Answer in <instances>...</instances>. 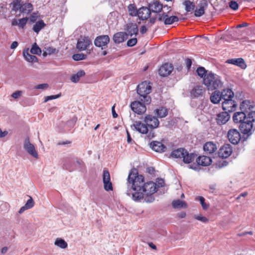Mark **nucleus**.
<instances>
[{"label":"nucleus","mask_w":255,"mask_h":255,"mask_svg":"<svg viewBox=\"0 0 255 255\" xmlns=\"http://www.w3.org/2000/svg\"><path fill=\"white\" fill-rule=\"evenodd\" d=\"M185 63L188 69H190L192 65V61L189 58H187L185 60Z\"/></svg>","instance_id":"58"},{"label":"nucleus","mask_w":255,"mask_h":255,"mask_svg":"<svg viewBox=\"0 0 255 255\" xmlns=\"http://www.w3.org/2000/svg\"><path fill=\"white\" fill-rule=\"evenodd\" d=\"M146 104L139 100V101H135L130 103V107L131 110L135 114L141 115L145 113L146 111V107L145 106Z\"/></svg>","instance_id":"8"},{"label":"nucleus","mask_w":255,"mask_h":255,"mask_svg":"<svg viewBox=\"0 0 255 255\" xmlns=\"http://www.w3.org/2000/svg\"><path fill=\"white\" fill-rule=\"evenodd\" d=\"M223 91L220 92L219 91H214L210 96L211 102L213 104H218L222 99H223Z\"/></svg>","instance_id":"28"},{"label":"nucleus","mask_w":255,"mask_h":255,"mask_svg":"<svg viewBox=\"0 0 255 255\" xmlns=\"http://www.w3.org/2000/svg\"><path fill=\"white\" fill-rule=\"evenodd\" d=\"M184 5L185 6V10L187 12H190L194 10L195 5L193 2L189 0H186L184 2Z\"/></svg>","instance_id":"39"},{"label":"nucleus","mask_w":255,"mask_h":255,"mask_svg":"<svg viewBox=\"0 0 255 255\" xmlns=\"http://www.w3.org/2000/svg\"><path fill=\"white\" fill-rule=\"evenodd\" d=\"M173 70L172 64L166 63L163 64L159 69V74L162 77H166L169 75Z\"/></svg>","instance_id":"15"},{"label":"nucleus","mask_w":255,"mask_h":255,"mask_svg":"<svg viewBox=\"0 0 255 255\" xmlns=\"http://www.w3.org/2000/svg\"><path fill=\"white\" fill-rule=\"evenodd\" d=\"M243 111L237 112L234 113L233 116V120L235 123L240 124L247 120L248 114Z\"/></svg>","instance_id":"19"},{"label":"nucleus","mask_w":255,"mask_h":255,"mask_svg":"<svg viewBox=\"0 0 255 255\" xmlns=\"http://www.w3.org/2000/svg\"><path fill=\"white\" fill-rule=\"evenodd\" d=\"M137 41V40L136 38L130 39L127 41V45L129 47L133 46L136 44Z\"/></svg>","instance_id":"52"},{"label":"nucleus","mask_w":255,"mask_h":255,"mask_svg":"<svg viewBox=\"0 0 255 255\" xmlns=\"http://www.w3.org/2000/svg\"><path fill=\"white\" fill-rule=\"evenodd\" d=\"M85 75V72L84 70H80L76 74H74L71 78V80L73 83L79 82L81 77Z\"/></svg>","instance_id":"36"},{"label":"nucleus","mask_w":255,"mask_h":255,"mask_svg":"<svg viewBox=\"0 0 255 255\" xmlns=\"http://www.w3.org/2000/svg\"><path fill=\"white\" fill-rule=\"evenodd\" d=\"M205 92V89L202 85H197L190 91V96L193 98L202 97Z\"/></svg>","instance_id":"17"},{"label":"nucleus","mask_w":255,"mask_h":255,"mask_svg":"<svg viewBox=\"0 0 255 255\" xmlns=\"http://www.w3.org/2000/svg\"><path fill=\"white\" fill-rule=\"evenodd\" d=\"M12 5L11 10L16 12L18 10L20 11L21 4L20 0H14L10 4Z\"/></svg>","instance_id":"38"},{"label":"nucleus","mask_w":255,"mask_h":255,"mask_svg":"<svg viewBox=\"0 0 255 255\" xmlns=\"http://www.w3.org/2000/svg\"><path fill=\"white\" fill-rule=\"evenodd\" d=\"M230 119L229 112L225 111L218 114L216 117L217 123L219 125L225 124Z\"/></svg>","instance_id":"20"},{"label":"nucleus","mask_w":255,"mask_h":255,"mask_svg":"<svg viewBox=\"0 0 255 255\" xmlns=\"http://www.w3.org/2000/svg\"><path fill=\"white\" fill-rule=\"evenodd\" d=\"M127 141L128 143H130L132 141V138L130 135V134L128 130H127Z\"/></svg>","instance_id":"64"},{"label":"nucleus","mask_w":255,"mask_h":255,"mask_svg":"<svg viewBox=\"0 0 255 255\" xmlns=\"http://www.w3.org/2000/svg\"><path fill=\"white\" fill-rule=\"evenodd\" d=\"M18 42L17 41H13L11 45H10V48L11 49H14L18 46Z\"/></svg>","instance_id":"63"},{"label":"nucleus","mask_w":255,"mask_h":255,"mask_svg":"<svg viewBox=\"0 0 255 255\" xmlns=\"http://www.w3.org/2000/svg\"><path fill=\"white\" fill-rule=\"evenodd\" d=\"M229 141L234 144H238L241 140V134L236 129H231L228 132Z\"/></svg>","instance_id":"11"},{"label":"nucleus","mask_w":255,"mask_h":255,"mask_svg":"<svg viewBox=\"0 0 255 255\" xmlns=\"http://www.w3.org/2000/svg\"><path fill=\"white\" fill-rule=\"evenodd\" d=\"M194 218L203 223H207L209 222L208 219H207L206 217L202 216L201 215H195Z\"/></svg>","instance_id":"49"},{"label":"nucleus","mask_w":255,"mask_h":255,"mask_svg":"<svg viewBox=\"0 0 255 255\" xmlns=\"http://www.w3.org/2000/svg\"><path fill=\"white\" fill-rule=\"evenodd\" d=\"M217 164L219 167H223L227 166L228 162L226 160H221L219 161Z\"/></svg>","instance_id":"55"},{"label":"nucleus","mask_w":255,"mask_h":255,"mask_svg":"<svg viewBox=\"0 0 255 255\" xmlns=\"http://www.w3.org/2000/svg\"><path fill=\"white\" fill-rule=\"evenodd\" d=\"M33 10V5L30 3H25L21 4L20 12L28 14Z\"/></svg>","instance_id":"35"},{"label":"nucleus","mask_w":255,"mask_h":255,"mask_svg":"<svg viewBox=\"0 0 255 255\" xmlns=\"http://www.w3.org/2000/svg\"><path fill=\"white\" fill-rule=\"evenodd\" d=\"M172 205L175 209L187 208L188 207V205L185 201L179 199L173 200L172 202Z\"/></svg>","instance_id":"32"},{"label":"nucleus","mask_w":255,"mask_h":255,"mask_svg":"<svg viewBox=\"0 0 255 255\" xmlns=\"http://www.w3.org/2000/svg\"><path fill=\"white\" fill-rule=\"evenodd\" d=\"M157 184L159 187H163L164 185V181L162 179H158Z\"/></svg>","instance_id":"60"},{"label":"nucleus","mask_w":255,"mask_h":255,"mask_svg":"<svg viewBox=\"0 0 255 255\" xmlns=\"http://www.w3.org/2000/svg\"><path fill=\"white\" fill-rule=\"evenodd\" d=\"M153 194H144V200L146 203H151L154 200V198Z\"/></svg>","instance_id":"46"},{"label":"nucleus","mask_w":255,"mask_h":255,"mask_svg":"<svg viewBox=\"0 0 255 255\" xmlns=\"http://www.w3.org/2000/svg\"><path fill=\"white\" fill-rule=\"evenodd\" d=\"M61 96V94L56 95H51L45 97L44 102H47V101L53 99H56L57 98H59Z\"/></svg>","instance_id":"53"},{"label":"nucleus","mask_w":255,"mask_h":255,"mask_svg":"<svg viewBox=\"0 0 255 255\" xmlns=\"http://www.w3.org/2000/svg\"><path fill=\"white\" fill-rule=\"evenodd\" d=\"M150 146L153 150L158 152H164L166 149V146L159 141H152L150 143Z\"/></svg>","instance_id":"24"},{"label":"nucleus","mask_w":255,"mask_h":255,"mask_svg":"<svg viewBox=\"0 0 255 255\" xmlns=\"http://www.w3.org/2000/svg\"><path fill=\"white\" fill-rule=\"evenodd\" d=\"M203 149L206 154H212L217 150V147L216 144L213 142L208 141L204 144Z\"/></svg>","instance_id":"22"},{"label":"nucleus","mask_w":255,"mask_h":255,"mask_svg":"<svg viewBox=\"0 0 255 255\" xmlns=\"http://www.w3.org/2000/svg\"><path fill=\"white\" fill-rule=\"evenodd\" d=\"M172 157L176 158H182L185 163H190L195 159V155L193 153H189L188 152L183 148H179L174 150L171 153Z\"/></svg>","instance_id":"6"},{"label":"nucleus","mask_w":255,"mask_h":255,"mask_svg":"<svg viewBox=\"0 0 255 255\" xmlns=\"http://www.w3.org/2000/svg\"><path fill=\"white\" fill-rule=\"evenodd\" d=\"M154 113L158 118L165 117L168 114V110L166 108L161 107L155 110Z\"/></svg>","instance_id":"34"},{"label":"nucleus","mask_w":255,"mask_h":255,"mask_svg":"<svg viewBox=\"0 0 255 255\" xmlns=\"http://www.w3.org/2000/svg\"><path fill=\"white\" fill-rule=\"evenodd\" d=\"M203 83L208 90L213 91L221 88L222 83L218 75L211 72L207 73L203 78Z\"/></svg>","instance_id":"5"},{"label":"nucleus","mask_w":255,"mask_h":255,"mask_svg":"<svg viewBox=\"0 0 255 255\" xmlns=\"http://www.w3.org/2000/svg\"><path fill=\"white\" fill-rule=\"evenodd\" d=\"M128 181L131 184L132 189L135 192L132 194V199L139 201L143 198L141 189L144 184V178L142 175H139L135 169H132L129 173Z\"/></svg>","instance_id":"1"},{"label":"nucleus","mask_w":255,"mask_h":255,"mask_svg":"<svg viewBox=\"0 0 255 255\" xmlns=\"http://www.w3.org/2000/svg\"><path fill=\"white\" fill-rule=\"evenodd\" d=\"M21 91H17L14 92L12 95L11 96L14 99H17L19 98L21 95Z\"/></svg>","instance_id":"57"},{"label":"nucleus","mask_w":255,"mask_h":255,"mask_svg":"<svg viewBox=\"0 0 255 255\" xmlns=\"http://www.w3.org/2000/svg\"><path fill=\"white\" fill-rule=\"evenodd\" d=\"M38 17L36 13H33L29 17L30 21L32 23L35 22Z\"/></svg>","instance_id":"54"},{"label":"nucleus","mask_w":255,"mask_h":255,"mask_svg":"<svg viewBox=\"0 0 255 255\" xmlns=\"http://www.w3.org/2000/svg\"><path fill=\"white\" fill-rule=\"evenodd\" d=\"M103 181L104 189L106 191H113V187L111 182V177L109 172L107 170H104L103 172Z\"/></svg>","instance_id":"13"},{"label":"nucleus","mask_w":255,"mask_h":255,"mask_svg":"<svg viewBox=\"0 0 255 255\" xmlns=\"http://www.w3.org/2000/svg\"><path fill=\"white\" fill-rule=\"evenodd\" d=\"M147 31L146 27L145 25H142L140 28V32L142 34H144Z\"/></svg>","instance_id":"61"},{"label":"nucleus","mask_w":255,"mask_h":255,"mask_svg":"<svg viewBox=\"0 0 255 255\" xmlns=\"http://www.w3.org/2000/svg\"><path fill=\"white\" fill-rule=\"evenodd\" d=\"M230 7L234 10H236L239 8V5L238 3L234 0H232L229 2Z\"/></svg>","instance_id":"50"},{"label":"nucleus","mask_w":255,"mask_h":255,"mask_svg":"<svg viewBox=\"0 0 255 255\" xmlns=\"http://www.w3.org/2000/svg\"><path fill=\"white\" fill-rule=\"evenodd\" d=\"M28 20L27 17L22 18L18 19V25L19 27L21 28H23L24 27L27 23Z\"/></svg>","instance_id":"47"},{"label":"nucleus","mask_w":255,"mask_h":255,"mask_svg":"<svg viewBox=\"0 0 255 255\" xmlns=\"http://www.w3.org/2000/svg\"><path fill=\"white\" fill-rule=\"evenodd\" d=\"M110 42V37L107 35H100L97 36L94 41L96 46L101 47L102 49L107 47V44Z\"/></svg>","instance_id":"10"},{"label":"nucleus","mask_w":255,"mask_h":255,"mask_svg":"<svg viewBox=\"0 0 255 255\" xmlns=\"http://www.w3.org/2000/svg\"><path fill=\"white\" fill-rule=\"evenodd\" d=\"M149 8L150 12L158 13L161 11L163 8V5L158 1H155L149 4Z\"/></svg>","instance_id":"29"},{"label":"nucleus","mask_w":255,"mask_h":255,"mask_svg":"<svg viewBox=\"0 0 255 255\" xmlns=\"http://www.w3.org/2000/svg\"><path fill=\"white\" fill-rule=\"evenodd\" d=\"M151 86L150 83L146 81L139 84L137 87V93L139 95V100L149 105L151 102V98L148 95L151 92Z\"/></svg>","instance_id":"4"},{"label":"nucleus","mask_w":255,"mask_h":255,"mask_svg":"<svg viewBox=\"0 0 255 255\" xmlns=\"http://www.w3.org/2000/svg\"><path fill=\"white\" fill-rule=\"evenodd\" d=\"M48 85L47 84H41L37 85L35 87V89H44L48 88Z\"/></svg>","instance_id":"56"},{"label":"nucleus","mask_w":255,"mask_h":255,"mask_svg":"<svg viewBox=\"0 0 255 255\" xmlns=\"http://www.w3.org/2000/svg\"><path fill=\"white\" fill-rule=\"evenodd\" d=\"M129 13L131 16H136L138 14V10H137L135 5L134 4H130L128 6Z\"/></svg>","instance_id":"40"},{"label":"nucleus","mask_w":255,"mask_h":255,"mask_svg":"<svg viewBox=\"0 0 255 255\" xmlns=\"http://www.w3.org/2000/svg\"><path fill=\"white\" fill-rule=\"evenodd\" d=\"M196 72L198 75L199 76H200L201 78H203L205 77V76L207 74L206 73V70L203 67H199L197 69Z\"/></svg>","instance_id":"45"},{"label":"nucleus","mask_w":255,"mask_h":255,"mask_svg":"<svg viewBox=\"0 0 255 255\" xmlns=\"http://www.w3.org/2000/svg\"><path fill=\"white\" fill-rule=\"evenodd\" d=\"M151 12L149 7H142L138 9L137 16L141 20L148 19L150 15Z\"/></svg>","instance_id":"21"},{"label":"nucleus","mask_w":255,"mask_h":255,"mask_svg":"<svg viewBox=\"0 0 255 255\" xmlns=\"http://www.w3.org/2000/svg\"><path fill=\"white\" fill-rule=\"evenodd\" d=\"M226 62L239 66L242 69H245L247 67L244 60L242 58L228 59Z\"/></svg>","instance_id":"26"},{"label":"nucleus","mask_w":255,"mask_h":255,"mask_svg":"<svg viewBox=\"0 0 255 255\" xmlns=\"http://www.w3.org/2000/svg\"><path fill=\"white\" fill-rule=\"evenodd\" d=\"M157 190L156 184L152 182L149 181L144 183L141 189V192L144 194H153Z\"/></svg>","instance_id":"9"},{"label":"nucleus","mask_w":255,"mask_h":255,"mask_svg":"<svg viewBox=\"0 0 255 255\" xmlns=\"http://www.w3.org/2000/svg\"><path fill=\"white\" fill-rule=\"evenodd\" d=\"M125 30L127 31V34L130 36L133 35H136L138 33V29L136 23H128L126 25Z\"/></svg>","instance_id":"23"},{"label":"nucleus","mask_w":255,"mask_h":255,"mask_svg":"<svg viewBox=\"0 0 255 255\" xmlns=\"http://www.w3.org/2000/svg\"><path fill=\"white\" fill-rule=\"evenodd\" d=\"M255 121V111H251L248 114L247 120L240 124L239 128L244 134H251L253 127V123Z\"/></svg>","instance_id":"7"},{"label":"nucleus","mask_w":255,"mask_h":255,"mask_svg":"<svg viewBox=\"0 0 255 255\" xmlns=\"http://www.w3.org/2000/svg\"><path fill=\"white\" fill-rule=\"evenodd\" d=\"M23 55L25 59L28 62L35 63L38 62V58L35 56L29 53L28 49L23 51Z\"/></svg>","instance_id":"31"},{"label":"nucleus","mask_w":255,"mask_h":255,"mask_svg":"<svg viewBox=\"0 0 255 255\" xmlns=\"http://www.w3.org/2000/svg\"><path fill=\"white\" fill-rule=\"evenodd\" d=\"M34 204V203L33 200L32 199L31 197H30V199L27 200L24 206L25 207L26 209H29L33 207Z\"/></svg>","instance_id":"48"},{"label":"nucleus","mask_w":255,"mask_h":255,"mask_svg":"<svg viewBox=\"0 0 255 255\" xmlns=\"http://www.w3.org/2000/svg\"><path fill=\"white\" fill-rule=\"evenodd\" d=\"M71 161V158L69 157H65L63 159V166L65 168L68 169V163H70Z\"/></svg>","instance_id":"51"},{"label":"nucleus","mask_w":255,"mask_h":255,"mask_svg":"<svg viewBox=\"0 0 255 255\" xmlns=\"http://www.w3.org/2000/svg\"><path fill=\"white\" fill-rule=\"evenodd\" d=\"M92 45V41L88 37H84L78 40L77 43V48L80 51L88 49Z\"/></svg>","instance_id":"18"},{"label":"nucleus","mask_w":255,"mask_h":255,"mask_svg":"<svg viewBox=\"0 0 255 255\" xmlns=\"http://www.w3.org/2000/svg\"><path fill=\"white\" fill-rule=\"evenodd\" d=\"M205 13V6L200 5L199 9H196L194 11V15L196 17H200Z\"/></svg>","instance_id":"43"},{"label":"nucleus","mask_w":255,"mask_h":255,"mask_svg":"<svg viewBox=\"0 0 255 255\" xmlns=\"http://www.w3.org/2000/svg\"><path fill=\"white\" fill-rule=\"evenodd\" d=\"M254 108L251 102L249 100H244L240 104V110L246 114H249L250 111Z\"/></svg>","instance_id":"27"},{"label":"nucleus","mask_w":255,"mask_h":255,"mask_svg":"<svg viewBox=\"0 0 255 255\" xmlns=\"http://www.w3.org/2000/svg\"><path fill=\"white\" fill-rule=\"evenodd\" d=\"M196 200L200 201V204L204 210H207L209 207V205L205 202V198L202 196H198L196 198Z\"/></svg>","instance_id":"41"},{"label":"nucleus","mask_w":255,"mask_h":255,"mask_svg":"<svg viewBox=\"0 0 255 255\" xmlns=\"http://www.w3.org/2000/svg\"><path fill=\"white\" fill-rule=\"evenodd\" d=\"M196 162L199 165L206 166L211 164L212 159L209 156L203 155L199 156L196 159Z\"/></svg>","instance_id":"25"},{"label":"nucleus","mask_w":255,"mask_h":255,"mask_svg":"<svg viewBox=\"0 0 255 255\" xmlns=\"http://www.w3.org/2000/svg\"><path fill=\"white\" fill-rule=\"evenodd\" d=\"M30 52L32 54L40 55L41 50L37 44L35 43L32 45L30 50Z\"/></svg>","instance_id":"42"},{"label":"nucleus","mask_w":255,"mask_h":255,"mask_svg":"<svg viewBox=\"0 0 255 255\" xmlns=\"http://www.w3.org/2000/svg\"><path fill=\"white\" fill-rule=\"evenodd\" d=\"M127 38V34L125 32H120L115 33L113 36V40L116 43L123 42Z\"/></svg>","instance_id":"30"},{"label":"nucleus","mask_w":255,"mask_h":255,"mask_svg":"<svg viewBox=\"0 0 255 255\" xmlns=\"http://www.w3.org/2000/svg\"><path fill=\"white\" fill-rule=\"evenodd\" d=\"M45 26L46 24L44 23V21L43 20H40L36 22L33 25L32 30L36 33H38Z\"/></svg>","instance_id":"33"},{"label":"nucleus","mask_w":255,"mask_h":255,"mask_svg":"<svg viewBox=\"0 0 255 255\" xmlns=\"http://www.w3.org/2000/svg\"><path fill=\"white\" fill-rule=\"evenodd\" d=\"M46 51L49 54H51L55 52L56 49L53 47H48L47 48Z\"/></svg>","instance_id":"59"},{"label":"nucleus","mask_w":255,"mask_h":255,"mask_svg":"<svg viewBox=\"0 0 255 255\" xmlns=\"http://www.w3.org/2000/svg\"><path fill=\"white\" fill-rule=\"evenodd\" d=\"M145 124H142L139 121H136L131 126L133 127L135 130L139 132L145 134L148 130V128L150 129L156 128L158 127L159 122L158 119L152 115H146L144 120Z\"/></svg>","instance_id":"2"},{"label":"nucleus","mask_w":255,"mask_h":255,"mask_svg":"<svg viewBox=\"0 0 255 255\" xmlns=\"http://www.w3.org/2000/svg\"><path fill=\"white\" fill-rule=\"evenodd\" d=\"M158 19L159 21H164L165 25H169L173 23L174 22L178 21L179 18L177 16L168 17L167 13L163 12L162 14H159Z\"/></svg>","instance_id":"14"},{"label":"nucleus","mask_w":255,"mask_h":255,"mask_svg":"<svg viewBox=\"0 0 255 255\" xmlns=\"http://www.w3.org/2000/svg\"><path fill=\"white\" fill-rule=\"evenodd\" d=\"M232 146L229 144H225L219 149V156L222 158L228 157L232 153Z\"/></svg>","instance_id":"16"},{"label":"nucleus","mask_w":255,"mask_h":255,"mask_svg":"<svg viewBox=\"0 0 255 255\" xmlns=\"http://www.w3.org/2000/svg\"><path fill=\"white\" fill-rule=\"evenodd\" d=\"M224 101L222 103V108L224 111L229 113L233 112L236 110L237 104L233 99L234 93L232 90L226 89L223 90Z\"/></svg>","instance_id":"3"},{"label":"nucleus","mask_w":255,"mask_h":255,"mask_svg":"<svg viewBox=\"0 0 255 255\" xmlns=\"http://www.w3.org/2000/svg\"><path fill=\"white\" fill-rule=\"evenodd\" d=\"M86 55L83 53H77L73 55L72 58L75 61H79L85 59Z\"/></svg>","instance_id":"44"},{"label":"nucleus","mask_w":255,"mask_h":255,"mask_svg":"<svg viewBox=\"0 0 255 255\" xmlns=\"http://www.w3.org/2000/svg\"><path fill=\"white\" fill-rule=\"evenodd\" d=\"M54 244L61 249H66L68 246L67 243L61 238L56 239Z\"/></svg>","instance_id":"37"},{"label":"nucleus","mask_w":255,"mask_h":255,"mask_svg":"<svg viewBox=\"0 0 255 255\" xmlns=\"http://www.w3.org/2000/svg\"><path fill=\"white\" fill-rule=\"evenodd\" d=\"M115 106L114 105L112 107V115L114 118H116L118 117V114L116 113L115 110Z\"/></svg>","instance_id":"62"},{"label":"nucleus","mask_w":255,"mask_h":255,"mask_svg":"<svg viewBox=\"0 0 255 255\" xmlns=\"http://www.w3.org/2000/svg\"><path fill=\"white\" fill-rule=\"evenodd\" d=\"M23 147L25 150L31 156L35 157V158H38V154L37 152L35 150V148L33 144L31 143L29 141V137H27L24 142Z\"/></svg>","instance_id":"12"}]
</instances>
